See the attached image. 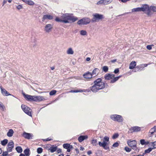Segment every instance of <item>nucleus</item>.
Here are the masks:
<instances>
[{
  "instance_id": "37998d69",
  "label": "nucleus",
  "mask_w": 156,
  "mask_h": 156,
  "mask_svg": "<svg viewBox=\"0 0 156 156\" xmlns=\"http://www.w3.org/2000/svg\"><path fill=\"white\" fill-rule=\"evenodd\" d=\"M150 9L153 12H156V6H151Z\"/></svg>"
},
{
  "instance_id": "c85d7f7f",
  "label": "nucleus",
  "mask_w": 156,
  "mask_h": 156,
  "mask_svg": "<svg viewBox=\"0 0 156 156\" xmlns=\"http://www.w3.org/2000/svg\"><path fill=\"white\" fill-rule=\"evenodd\" d=\"M99 72V70L98 68H95L93 71L92 73H91L93 75L98 74Z\"/></svg>"
},
{
  "instance_id": "680f3d73",
  "label": "nucleus",
  "mask_w": 156,
  "mask_h": 156,
  "mask_svg": "<svg viewBox=\"0 0 156 156\" xmlns=\"http://www.w3.org/2000/svg\"><path fill=\"white\" fill-rule=\"evenodd\" d=\"M149 64H141L142 65L143 68H144L145 67H146Z\"/></svg>"
},
{
  "instance_id": "2eb2a0df",
  "label": "nucleus",
  "mask_w": 156,
  "mask_h": 156,
  "mask_svg": "<svg viewBox=\"0 0 156 156\" xmlns=\"http://www.w3.org/2000/svg\"><path fill=\"white\" fill-rule=\"evenodd\" d=\"M141 129V128L140 127L135 126L133 127H132L130 129V131H131V132H137L140 131Z\"/></svg>"
},
{
  "instance_id": "20e7f679",
  "label": "nucleus",
  "mask_w": 156,
  "mask_h": 156,
  "mask_svg": "<svg viewBox=\"0 0 156 156\" xmlns=\"http://www.w3.org/2000/svg\"><path fill=\"white\" fill-rule=\"evenodd\" d=\"M104 141L101 142V141L98 142V144L100 147H102L105 150H108L109 149L108 147L106 146L107 142L109 141V137L108 136H105L104 138Z\"/></svg>"
},
{
  "instance_id": "f8f14e48",
  "label": "nucleus",
  "mask_w": 156,
  "mask_h": 156,
  "mask_svg": "<svg viewBox=\"0 0 156 156\" xmlns=\"http://www.w3.org/2000/svg\"><path fill=\"white\" fill-rule=\"evenodd\" d=\"M53 17L50 15H45L43 16L42 18V21L44 22L46 20H51L53 19Z\"/></svg>"
},
{
  "instance_id": "423d86ee",
  "label": "nucleus",
  "mask_w": 156,
  "mask_h": 156,
  "mask_svg": "<svg viewBox=\"0 0 156 156\" xmlns=\"http://www.w3.org/2000/svg\"><path fill=\"white\" fill-rule=\"evenodd\" d=\"M90 19L87 17H84L80 19L77 22L78 25H87L90 22Z\"/></svg>"
},
{
  "instance_id": "412c9836",
  "label": "nucleus",
  "mask_w": 156,
  "mask_h": 156,
  "mask_svg": "<svg viewBox=\"0 0 156 156\" xmlns=\"http://www.w3.org/2000/svg\"><path fill=\"white\" fill-rule=\"evenodd\" d=\"M136 66V63L135 61H132L130 64L129 69H133Z\"/></svg>"
},
{
  "instance_id": "2f4dec72",
  "label": "nucleus",
  "mask_w": 156,
  "mask_h": 156,
  "mask_svg": "<svg viewBox=\"0 0 156 156\" xmlns=\"http://www.w3.org/2000/svg\"><path fill=\"white\" fill-rule=\"evenodd\" d=\"M96 5H105L103 0H101L96 3Z\"/></svg>"
},
{
  "instance_id": "774afa93",
  "label": "nucleus",
  "mask_w": 156,
  "mask_h": 156,
  "mask_svg": "<svg viewBox=\"0 0 156 156\" xmlns=\"http://www.w3.org/2000/svg\"><path fill=\"white\" fill-rule=\"evenodd\" d=\"M80 150L83 151L84 150V148L82 147H80Z\"/></svg>"
},
{
  "instance_id": "473e14b6",
  "label": "nucleus",
  "mask_w": 156,
  "mask_h": 156,
  "mask_svg": "<svg viewBox=\"0 0 156 156\" xmlns=\"http://www.w3.org/2000/svg\"><path fill=\"white\" fill-rule=\"evenodd\" d=\"M16 149L17 152L21 153L22 151V149L20 147L18 146L16 147Z\"/></svg>"
},
{
  "instance_id": "de8ad7c7",
  "label": "nucleus",
  "mask_w": 156,
  "mask_h": 156,
  "mask_svg": "<svg viewBox=\"0 0 156 156\" xmlns=\"http://www.w3.org/2000/svg\"><path fill=\"white\" fill-rule=\"evenodd\" d=\"M119 136V135L118 133H115L112 136V138L114 139L117 138Z\"/></svg>"
},
{
  "instance_id": "a211bd4d",
  "label": "nucleus",
  "mask_w": 156,
  "mask_h": 156,
  "mask_svg": "<svg viewBox=\"0 0 156 156\" xmlns=\"http://www.w3.org/2000/svg\"><path fill=\"white\" fill-rule=\"evenodd\" d=\"M140 8L141 11L144 12L148 10L150 7L148 5L144 4L142 5Z\"/></svg>"
},
{
  "instance_id": "9b49d317",
  "label": "nucleus",
  "mask_w": 156,
  "mask_h": 156,
  "mask_svg": "<svg viewBox=\"0 0 156 156\" xmlns=\"http://www.w3.org/2000/svg\"><path fill=\"white\" fill-rule=\"evenodd\" d=\"M22 136L25 139L28 140L32 139L33 136L32 134L27 133L25 132L23 133Z\"/></svg>"
},
{
  "instance_id": "bf43d9fd",
  "label": "nucleus",
  "mask_w": 156,
  "mask_h": 156,
  "mask_svg": "<svg viewBox=\"0 0 156 156\" xmlns=\"http://www.w3.org/2000/svg\"><path fill=\"white\" fill-rule=\"evenodd\" d=\"M119 71V69H115L114 71V73H115V74H116L117 73H118Z\"/></svg>"
},
{
  "instance_id": "6e6d98bb",
  "label": "nucleus",
  "mask_w": 156,
  "mask_h": 156,
  "mask_svg": "<svg viewBox=\"0 0 156 156\" xmlns=\"http://www.w3.org/2000/svg\"><path fill=\"white\" fill-rule=\"evenodd\" d=\"M16 8L20 10L23 8V6L22 5H19L16 6Z\"/></svg>"
},
{
  "instance_id": "c756f323",
  "label": "nucleus",
  "mask_w": 156,
  "mask_h": 156,
  "mask_svg": "<svg viewBox=\"0 0 156 156\" xmlns=\"http://www.w3.org/2000/svg\"><path fill=\"white\" fill-rule=\"evenodd\" d=\"M30 150L29 149H26L24 151V153L26 156H29L30 155Z\"/></svg>"
},
{
  "instance_id": "a19ab883",
  "label": "nucleus",
  "mask_w": 156,
  "mask_h": 156,
  "mask_svg": "<svg viewBox=\"0 0 156 156\" xmlns=\"http://www.w3.org/2000/svg\"><path fill=\"white\" fill-rule=\"evenodd\" d=\"M83 90H71L68 92L69 93H77L78 92H82Z\"/></svg>"
},
{
  "instance_id": "e2e57ef3",
  "label": "nucleus",
  "mask_w": 156,
  "mask_h": 156,
  "mask_svg": "<svg viewBox=\"0 0 156 156\" xmlns=\"http://www.w3.org/2000/svg\"><path fill=\"white\" fill-rule=\"evenodd\" d=\"M92 153L91 151H89L87 152V154L88 155H90Z\"/></svg>"
},
{
  "instance_id": "ddd939ff",
  "label": "nucleus",
  "mask_w": 156,
  "mask_h": 156,
  "mask_svg": "<svg viewBox=\"0 0 156 156\" xmlns=\"http://www.w3.org/2000/svg\"><path fill=\"white\" fill-rule=\"evenodd\" d=\"M0 88L1 90V92L3 96H8L11 95V94H10L7 90L3 88L2 87H1Z\"/></svg>"
},
{
  "instance_id": "09e8293b",
  "label": "nucleus",
  "mask_w": 156,
  "mask_h": 156,
  "mask_svg": "<svg viewBox=\"0 0 156 156\" xmlns=\"http://www.w3.org/2000/svg\"><path fill=\"white\" fill-rule=\"evenodd\" d=\"M124 150L126 151L127 152H130L131 151V149L127 147H126L124 148Z\"/></svg>"
},
{
  "instance_id": "5fc2aeb1",
  "label": "nucleus",
  "mask_w": 156,
  "mask_h": 156,
  "mask_svg": "<svg viewBox=\"0 0 156 156\" xmlns=\"http://www.w3.org/2000/svg\"><path fill=\"white\" fill-rule=\"evenodd\" d=\"M9 152L7 151H6L4 152H3L2 155L3 156H7Z\"/></svg>"
},
{
  "instance_id": "0e129e2a",
  "label": "nucleus",
  "mask_w": 156,
  "mask_h": 156,
  "mask_svg": "<svg viewBox=\"0 0 156 156\" xmlns=\"http://www.w3.org/2000/svg\"><path fill=\"white\" fill-rule=\"evenodd\" d=\"M7 1L6 0H4L3 2L2 5L3 6L4 4H6L7 3Z\"/></svg>"
},
{
  "instance_id": "0eeeda50",
  "label": "nucleus",
  "mask_w": 156,
  "mask_h": 156,
  "mask_svg": "<svg viewBox=\"0 0 156 156\" xmlns=\"http://www.w3.org/2000/svg\"><path fill=\"white\" fill-rule=\"evenodd\" d=\"M93 16L91 20V21L92 22H95L97 20H98L104 18L103 16L101 14H100L98 13H95L93 15Z\"/></svg>"
},
{
  "instance_id": "69168bd1",
  "label": "nucleus",
  "mask_w": 156,
  "mask_h": 156,
  "mask_svg": "<svg viewBox=\"0 0 156 156\" xmlns=\"http://www.w3.org/2000/svg\"><path fill=\"white\" fill-rule=\"evenodd\" d=\"M129 0H120V1L124 3L126 2L127 1H129Z\"/></svg>"
},
{
  "instance_id": "dca6fc26",
  "label": "nucleus",
  "mask_w": 156,
  "mask_h": 156,
  "mask_svg": "<svg viewBox=\"0 0 156 156\" xmlns=\"http://www.w3.org/2000/svg\"><path fill=\"white\" fill-rule=\"evenodd\" d=\"M45 100L43 97L40 96H35V101L39 102Z\"/></svg>"
},
{
  "instance_id": "f257e3e1",
  "label": "nucleus",
  "mask_w": 156,
  "mask_h": 156,
  "mask_svg": "<svg viewBox=\"0 0 156 156\" xmlns=\"http://www.w3.org/2000/svg\"><path fill=\"white\" fill-rule=\"evenodd\" d=\"M94 84L91 87V90L94 92H98L105 87V83L101 78H99L94 81Z\"/></svg>"
},
{
  "instance_id": "4be33fe9",
  "label": "nucleus",
  "mask_w": 156,
  "mask_h": 156,
  "mask_svg": "<svg viewBox=\"0 0 156 156\" xmlns=\"http://www.w3.org/2000/svg\"><path fill=\"white\" fill-rule=\"evenodd\" d=\"M24 2L30 5H33L34 4V2L31 0H21Z\"/></svg>"
},
{
  "instance_id": "603ef678",
  "label": "nucleus",
  "mask_w": 156,
  "mask_h": 156,
  "mask_svg": "<svg viewBox=\"0 0 156 156\" xmlns=\"http://www.w3.org/2000/svg\"><path fill=\"white\" fill-rule=\"evenodd\" d=\"M154 46L153 44L148 45L147 46L146 48L148 50H151L152 49V46Z\"/></svg>"
},
{
  "instance_id": "e433bc0d",
  "label": "nucleus",
  "mask_w": 156,
  "mask_h": 156,
  "mask_svg": "<svg viewBox=\"0 0 156 156\" xmlns=\"http://www.w3.org/2000/svg\"><path fill=\"white\" fill-rule=\"evenodd\" d=\"M155 126H154L153 128H151L150 130V133H151V135H152L155 132Z\"/></svg>"
},
{
  "instance_id": "4d7b16f0",
  "label": "nucleus",
  "mask_w": 156,
  "mask_h": 156,
  "mask_svg": "<svg viewBox=\"0 0 156 156\" xmlns=\"http://www.w3.org/2000/svg\"><path fill=\"white\" fill-rule=\"evenodd\" d=\"M0 108H2L3 110H4L5 107L3 104L1 102H0Z\"/></svg>"
},
{
  "instance_id": "13d9d810",
  "label": "nucleus",
  "mask_w": 156,
  "mask_h": 156,
  "mask_svg": "<svg viewBox=\"0 0 156 156\" xmlns=\"http://www.w3.org/2000/svg\"><path fill=\"white\" fill-rule=\"evenodd\" d=\"M35 100V96H32V97H31V99L30 101H34Z\"/></svg>"
},
{
  "instance_id": "72a5a7b5",
  "label": "nucleus",
  "mask_w": 156,
  "mask_h": 156,
  "mask_svg": "<svg viewBox=\"0 0 156 156\" xmlns=\"http://www.w3.org/2000/svg\"><path fill=\"white\" fill-rule=\"evenodd\" d=\"M91 144L94 146H96L97 145V141L96 139H93L91 140Z\"/></svg>"
},
{
  "instance_id": "4468645a",
  "label": "nucleus",
  "mask_w": 156,
  "mask_h": 156,
  "mask_svg": "<svg viewBox=\"0 0 156 156\" xmlns=\"http://www.w3.org/2000/svg\"><path fill=\"white\" fill-rule=\"evenodd\" d=\"M83 76L86 79H91L92 77V74L89 72H87L83 75Z\"/></svg>"
},
{
  "instance_id": "c03bdc74",
  "label": "nucleus",
  "mask_w": 156,
  "mask_h": 156,
  "mask_svg": "<svg viewBox=\"0 0 156 156\" xmlns=\"http://www.w3.org/2000/svg\"><path fill=\"white\" fill-rule=\"evenodd\" d=\"M43 149L41 147L38 148L37 149V152L38 154H41L42 152Z\"/></svg>"
},
{
  "instance_id": "bb28decb",
  "label": "nucleus",
  "mask_w": 156,
  "mask_h": 156,
  "mask_svg": "<svg viewBox=\"0 0 156 156\" xmlns=\"http://www.w3.org/2000/svg\"><path fill=\"white\" fill-rule=\"evenodd\" d=\"M63 147L64 148L67 149L69 148H73V147L72 145H70L69 144H65L63 145Z\"/></svg>"
},
{
  "instance_id": "1a4fd4ad",
  "label": "nucleus",
  "mask_w": 156,
  "mask_h": 156,
  "mask_svg": "<svg viewBox=\"0 0 156 156\" xmlns=\"http://www.w3.org/2000/svg\"><path fill=\"white\" fill-rule=\"evenodd\" d=\"M53 28V25L51 24H46L44 28V31L46 33H49L51 31Z\"/></svg>"
},
{
  "instance_id": "79ce46f5",
  "label": "nucleus",
  "mask_w": 156,
  "mask_h": 156,
  "mask_svg": "<svg viewBox=\"0 0 156 156\" xmlns=\"http://www.w3.org/2000/svg\"><path fill=\"white\" fill-rule=\"evenodd\" d=\"M87 33L86 30H81L80 31V34L83 36L86 35H87Z\"/></svg>"
},
{
  "instance_id": "39448f33",
  "label": "nucleus",
  "mask_w": 156,
  "mask_h": 156,
  "mask_svg": "<svg viewBox=\"0 0 156 156\" xmlns=\"http://www.w3.org/2000/svg\"><path fill=\"white\" fill-rule=\"evenodd\" d=\"M111 119L113 120L117 121L119 122H123V119L121 115H117L113 114L110 116Z\"/></svg>"
},
{
  "instance_id": "338daca9",
  "label": "nucleus",
  "mask_w": 156,
  "mask_h": 156,
  "mask_svg": "<svg viewBox=\"0 0 156 156\" xmlns=\"http://www.w3.org/2000/svg\"><path fill=\"white\" fill-rule=\"evenodd\" d=\"M90 60V58L89 57H87L86 58V60L87 61H89Z\"/></svg>"
},
{
  "instance_id": "aec40b11",
  "label": "nucleus",
  "mask_w": 156,
  "mask_h": 156,
  "mask_svg": "<svg viewBox=\"0 0 156 156\" xmlns=\"http://www.w3.org/2000/svg\"><path fill=\"white\" fill-rule=\"evenodd\" d=\"M78 20V18L74 16H71V15L69 14V21H71L72 22H74Z\"/></svg>"
},
{
  "instance_id": "a878e982",
  "label": "nucleus",
  "mask_w": 156,
  "mask_h": 156,
  "mask_svg": "<svg viewBox=\"0 0 156 156\" xmlns=\"http://www.w3.org/2000/svg\"><path fill=\"white\" fill-rule=\"evenodd\" d=\"M121 76H119L115 77V76L114 78H113L111 80L110 83H113L115 82L116 81H117L121 77Z\"/></svg>"
},
{
  "instance_id": "a18cd8bd",
  "label": "nucleus",
  "mask_w": 156,
  "mask_h": 156,
  "mask_svg": "<svg viewBox=\"0 0 156 156\" xmlns=\"http://www.w3.org/2000/svg\"><path fill=\"white\" fill-rule=\"evenodd\" d=\"M151 9H149L148 10H147V12L146 13V14L147 15V16H150L152 15V13L151 12Z\"/></svg>"
},
{
  "instance_id": "ea45409f",
  "label": "nucleus",
  "mask_w": 156,
  "mask_h": 156,
  "mask_svg": "<svg viewBox=\"0 0 156 156\" xmlns=\"http://www.w3.org/2000/svg\"><path fill=\"white\" fill-rule=\"evenodd\" d=\"M108 67L107 66H104L102 67V70L105 73L108 72Z\"/></svg>"
},
{
  "instance_id": "4c0bfd02",
  "label": "nucleus",
  "mask_w": 156,
  "mask_h": 156,
  "mask_svg": "<svg viewBox=\"0 0 156 156\" xmlns=\"http://www.w3.org/2000/svg\"><path fill=\"white\" fill-rule=\"evenodd\" d=\"M153 149L152 148L149 147L147 149H146L145 150L144 153H149L150 152H151Z\"/></svg>"
},
{
  "instance_id": "9d476101",
  "label": "nucleus",
  "mask_w": 156,
  "mask_h": 156,
  "mask_svg": "<svg viewBox=\"0 0 156 156\" xmlns=\"http://www.w3.org/2000/svg\"><path fill=\"white\" fill-rule=\"evenodd\" d=\"M14 143L11 140L8 144L7 147L6 149L7 151L9 152H11L12 151V150L14 148Z\"/></svg>"
},
{
  "instance_id": "cd10ccee",
  "label": "nucleus",
  "mask_w": 156,
  "mask_h": 156,
  "mask_svg": "<svg viewBox=\"0 0 156 156\" xmlns=\"http://www.w3.org/2000/svg\"><path fill=\"white\" fill-rule=\"evenodd\" d=\"M150 145L152 147H151L153 150L156 148V141L151 142L150 143Z\"/></svg>"
},
{
  "instance_id": "49530a36",
  "label": "nucleus",
  "mask_w": 156,
  "mask_h": 156,
  "mask_svg": "<svg viewBox=\"0 0 156 156\" xmlns=\"http://www.w3.org/2000/svg\"><path fill=\"white\" fill-rule=\"evenodd\" d=\"M140 144L142 145H145V144L146 141L144 139H141L140 140Z\"/></svg>"
},
{
  "instance_id": "f704fd0d",
  "label": "nucleus",
  "mask_w": 156,
  "mask_h": 156,
  "mask_svg": "<svg viewBox=\"0 0 156 156\" xmlns=\"http://www.w3.org/2000/svg\"><path fill=\"white\" fill-rule=\"evenodd\" d=\"M132 12H140L141 11L140 8L138 7L134 8L132 10Z\"/></svg>"
},
{
  "instance_id": "393cba45",
  "label": "nucleus",
  "mask_w": 156,
  "mask_h": 156,
  "mask_svg": "<svg viewBox=\"0 0 156 156\" xmlns=\"http://www.w3.org/2000/svg\"><path fill=\"white\" fill-rule=\"evenodd\" d=\"M66 53L68 55H73L74 52L73 49L71 48H70L67 50Z\"/></svg>"
},
{
  "instance_id": "f03ea898",
  "label": "nucleus",
  "mask_w": 156,
  "mask_h": 156,
  "mask_svg": "<svg viewBox=\"0 0 156 156\" xmlns=\"http://www.w3.org/2000/svg\"><path fill=\"white\" fill-rule=\"evenodd\" d=\"M69 13L63 14L61 18L56 17L55 20L56 22H62L65 23H70L69 21Z\"/></svg>"
},
{
  "instance_id": "b1692460",
  "label": "nucleus",
  "mask_w": 156,
  "mask_h": 156,
  "mask_svg": "<svg viewBox=\"0 0 156 156\" xmlns=\"http://www.w3.org/2000/svg\"><path fill=\"white\" fill-rule=\"evenodd\" d=\"M23 95L24 98L27 101H30L31 99V97H32V96L28 94H25L24 93H23Z\"/></svg>"
},
{
  "instance_id": "3c124183",
  "label": "nucleus",
  "mask_w": 156,
  "mask_h": 156,
  "mask_svg": "<svg viewBox=\"0 0 156 156\" xmlns=\"http://www.w3.org/2000/svg\"><path fill=\"white\" fill-rule=\"evenodd\" d=\"M142 68H143L142 65L141 64L139 66H138L136 67V68L137 69V71H139Z\"/></svg>"
},
{
  "instance_id": "c9c22d12",
  "label": "nucleus",
  "mask_w": 156,
  "mask_h": 156,
  "mask_svg": "<svg viewBox=\"0 0 156 156\" xmlns=\"http://www.w3.org/2000/svg\"><path fill=\"white\" fill-rule=\"evenodd\" d=\"M105 5H107L110 3L112 2V0H103Z\"/></svg>"
},
{
  "instance_id": "f3484780",
  "label": "nucleus",
  "mask_w": 156,
  "mask_h": 156,
  "mask_svg": "<svg viewBox=\"0 0 156 156\" xmlns=\"http://www.w3.org/2000/svg\"><path fill=\"white\" fill-rule=\"evenodd\" d=\"M114 77V75L113 74L108 73L106 74L104 78L105 80H110L112 79Z\"/></svg>"
},
{
  "instance_id": "8fccbe9b",
  "label": "nucleus",
  "mask_w": 156,
  "mask_h": 156,
  "mask_svg": "<svg viewBox=\"0 0 156 156\" xmlns=\"http://www.w3.org/2000/svg\"><path fill=\"white\" fill-rule=\"evenodd\" d=\"M56 92V90H52L50 91L49 93V94L50 95H54Z\"/></svg>"
},
{
  "instance_id": "58836bf2",
  "label": "nucleus",
  "mask_w": 156,
  "mask_h": 156,
  "mask_svg": "<svg viewBox=\"0 0 156 156\" xmlns=\"http://www.w3.org/2000/svg\"><path fill=\"white\" fill-rule=\"evenodd\" d=\"M50 150L51 152L53 153L56 150L57 147H51Z\"/></svg>"
},
{
  "instance_id": "864d4df0",
  "label": "nucleus",
  "mask_w": 156,
  "mask_h": 156,
  "mask_svg": "<svg viewBox=\"0 0 156 156\" xmlns=\"http://www.w3.org/2000/svg\"><path fill=\"white\" fill-rule=\"evenodd\" d=\"M119 145V143L117 142H116L115 143H114L112 145V147H117Z\"/></svg>"
},
{
  "instance_id": "6ab92c4d",
  "label": "nucleus",
  "mask_w": 156,
  "mask_h": 156,
  "mask_svg": "<svg viewBox=\"0 0 156 156\" xmlns=\"http://www.w3.org/2000/svg\"><path fill=\"white\" fill-rule=\"evenodd\" d=\"M88 138V136L87 135L86 136H80L78 138V140L80 142H82L84 140L87 139Z\"/></svg>"
},
{
  "instance_id": "6e6552de",
  "label": "nucleus",
  "mask_w": 156,
  "mask_h": 156,
  "mask_svg": "<svg viewBox=\"0 0 156 156\" xmlns=\"http://www.w3.org/2000/svg\"><path fill=\"white\" fill-rule=\"evenodd\" d=\"M21 107L22 109L25 113L30 116H32V110L29 108L23 105H22Z\"/></svg>"
},
{
  "instance_id": "052dcab7",
  "label": "nucleus",
  "mask_w": 156,
  "mask_h": 156,
  "mask_svg": "<svg viewBox=\"0 0 156 156\" xmlns=\"http://www.w3.org/2000/svg\"><path fill=\"white\" fill-rule=\"evenodd\" d=\"M52 140V139L51 138H48L44 140V141H49Z\"/></svg>"
},
{
  "instance_id": "7ed1b4c3",
  "label": "nucleus",
  "mask_w": 156,
  "mask_h": 156,
  "mask_svg": "<svg viewBox=\"0 0 156 156\" xmlns=\"http://www.w3.org/2000/svg\"><path fill=\"white\" fill-rule=\"evenodd\" d=\"M127 144L133 150L137 152L139 151V149L136 147L137 143L135 140H129L127 141Z\"/></svg>"
},
{
  "instance_id": "5701e85b",
  "label": "nucleus",
  "mask_w": 156,
  "mask_h": 156,
  "mask_svg": "<svg viewBox=\"0 0 156 156\" xmlns=\"http://www.w3.org/2000/svg\"><path fill=\"white\" fill-rule=\"evenodd\" d=\"M14 133L13 129H9L7 133V135L9 137H12L13 136Z\"/></svg>"
},
{
  "instance_id": "7c9ffc66",
  "label": "nucleus",
  "mask_w": 156,
  "mask_h": 156,
  "mask_svg": "<svg viewBox=\"0 0 156 156\" xmlns=\"http://www.w3.org/2000/svg\"><path fill=\"white\" fill-rule=\"evenodd\" d=\"M8 140L7 139H5L1 141V144L3 146H5L7 144Z\"/></svg>"
}]
</instances>
